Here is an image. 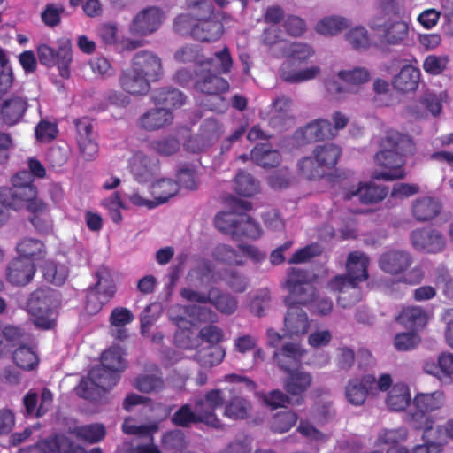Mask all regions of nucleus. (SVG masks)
Segmentation results:
<instances>
[{"label": "nucleus", "instance_id": "obj_9", "mask_svg": "<svg viewBox=\"0 0 453 453\" xmlns=\"http://www.w3.org/2000/svg\"><path fill=\"white\" fill-rule=\"evenodd\" d=\"M88 377V380L81 382L79 394L85 399L93 400L92 389H96L98 394L109 391L118 383L119 372L96 365L89 371Z\"/></svg>", "mask_w": 453, "mask_h": 453}, {"label": "nucleus", "instance_id": "obj_42", "mask_svg": "<svg viewBox=\"0 0 453 453\" xmlns=\"http://www.w3.org/2000/svg\"><path fill=\"white\" fill-rule=\"evenodd\" d=\"M12 360L17 366L25 371H33L39 365V357L35 349L26 344L18 347L12 353Z\"/></svg>", "mask_w": 453, "mask_h": 453}, {"label": "nucleus", "instance_id": "obj_64", "mask_svg": "<svg viewBox=\"0 0 453 453\" xmlns=\"http://www.w3.org/2000/svg\"><path fill=\"white\" fill-rule=\"evenodd\" d=\"M224 280L226 282L227 286L236 293L244 292L249 286L248 277L235 269L225 270Z\"/></svg>", "mask_w": 453, "mask_h": 453}, {"label": "nucleus", "instance_id": "obj_23", "mask_svg": "<svg viewBox=\"0 0 453 453\" xmlns=\"http://www.w3.org/2000/svg\"><path fill=\"white\" fill-rule=\"evenodd\" d=\"M286 306L288 307V311L284 319L285 334L289 337L306 334L310 322L306 312L300 307L302 304Z\"/></svg>", "mask_w": 453, "mask_h": 453}, {"label": "nucleus", "instance_id": "obj_58", "mask_svg": "<svg viewBox=\"0 0 453 453\" xmlns=\"http://www.w3.org/2000/svg\"><path fill=\"white\" fill-rule=\"evenodd\" d=\"M213 275V265L206 258H200L195 266L188 272L187 277L190 280H196L201 284L209 281Z\"/></svg>", "mask_w": 453, "mask_h": 453}, {"label": "nucleus", "instance_id": "obj_48", "mask_svg": "<svg viewBox=\"0 0 453 453\" xmlns=\"http://www.w3.org/2000/svg\"><path fill=\"white\" fill-rule=\"evenodd\" d=\"M74 433L79 440L93 444L104 439L106 429L103 424L94 423L76 426Z\"/></svg>", "mask_w": 453, "mask_h": 453}, {"label": "nucleus", "instance_id": "obj_32", "mask_svg": "<svg viewBox=\"0 0 453 453\" xmlns=\"http://www.w3.org/2000/svg\"><path fill=\"white\" fill-rule=\"evenodd\" d=\"M152 102L161 108H179L185 103L186 96L177 88L165 87L155 89L151 94Z\"/></svg>", "mask_w": 453, "mask_h": 453}, {"label": "nucleus", "instance_id": "obj_35", "mask_svg": "<svg viewBox=\"0 0 453 453\" xmlns=\"http://www.w3.org/2000/svg\"><path fill=\"white\" fill-rule=\"evenodd\" d=\"M174 58L180 63H193L200 69L204 66H211L213 58H203L202 47L197 44H187L179 49Z\"/></svg>", "mask_w": 453, "mask_h": 453}, {"label": "nucleus", "instance_id": "obj_39", "mask_svg": "<svg viewBox=\"0 0 453 453\" xmlns=\"http://www.w3.org/2000/svg\"><path fill=\"white\" fill-rule=\"evenodd\" d=\"M341 154L342 149L334 143L318 145L313 150L315 159L324 165L327 171L334 168Z\"/></svg>", "mask_w": 453, "mask_h": 453}, {"label": "nucleus", "instance_id": "obj_62", "mask_svg": "<svg viewBox=\"0 0 453 453\" xmlns=\"http://www.w3.org/2000/svg\"><path fill=\"white\" fill-rule=\"evenodd\" d=\"M2 339H4L9 346L19 347L26 344L29 340V334L20 326H5L2 333Z\"/></svg>", "mask_w": 453, "mask_h": 453}, {"label": "nucleus", "instance_id": "obj_60", "mask_svg": "<svg viewBox=\"0 0 453 453\" xmlns=\"http://www.w3.org/2000/svg\"><path fill=\"white\" fill-rule=\"evenodd\" d=\"M43 453H60L71 445V439L63 434H57L38 442Z\"/></svg>", "mask_w": 453, "mask_h": 453}, {"label": "nucleus", "instance_id": "obj_38", "mask_svg": "<svg viewBox=\"0 0 453 453\" xmlns=\"http://www.w3.org/2000/svg\"><path fill=\"white\" fill-rule=\"evenodd\" d=\"M406 421L415 430H423V434L440 433L439 427L434 428V419L429 412L421 408H414L406 415Z\"/></svg>", "mask_w": 453, "mask_h": 453}, {"label": "nucleus", "instance_id": "obj_24", "mask_svg": "<svg viewBox=\"0 0 453 453\" xmlns=\"http://www.w3.org/2000/svg\"><path fill=\"white\" fill-rule=\"evenodd\" d=\"M369 258L359 251L350 252L346 262V274L342 275L347 280L360 283L368 279Z\"/></svg>", "mask_w": 453, "mask_h": 453}, {"label": "nucleus", "instance_id": "obj_28", "mask_svg": "<svg viewBox=\"0 0 453 453\" xmlns=\"http://www.w3.org/2000/svg\"><path fill=\"white\" fill-rule=\"evenodd\" d=\"M420 70L411 65H403L392 80L393 88L400 93L414 92L420 82Z\"/></svg>", "mask_w": 453, "mask_h": 453}, {"label": "nucleus", "instance_id": "obj_20", "mask_svg": "<svg viewBox=\"0 0 453 453\" xmlns=\"http://www.w3.org/2000/svg\"><path fill=\"white\" fill-rule=\"evenodd\" d=\"M196 11V24L193 26L192 38L200 42H213L219 40L223 35V25L211 19V15H203L201 10Z\"/></svg>", "mask_w": 453, "mask_h": 453}, {"label": "nucleus", "instance_id": "obj_18", "mask_svg": "<svg viewBox=\"0 0 453 453\" xmlns=\"http://www.w3.org/2000/svg\"><path fill=\"white\" fill-rule=\"evenodd\" d=\"M412 246L420 251L438 253L444 250L446 242L442 234L436 229H416L411 234Z\"/></svg>", "mask_w": 453, "mask_h": 453}, {"label": "nucleus", "instance_id": "obj_15", "mask_svg": "<svg viewBox=\"0 0 453 453\" xmlns=\"http://www.w3.org/2000/svg\"><path fill=\"white\" fill-rule=\"evenodd\" d=\"M35 196H37V188L35 185L12 183L11 187L0 188V203L14 210L21 208Z\"/></svg>", "mask_w": 453, "mask_h": 453}, {"label": "nucleus", "instance_id": "obj_7", "mask_svg": "<svg viewBox=\"0 0 453 453\" xmlns=\"http://www.w3.org/2000/svg\"><path fill=\"white\" fill-rule=\"evenodd\" d=\"M332 119L334 126L326 119H315L301 128L296 135L300 134L303 143L333 139L339 130L346 127L349 118L341 111H335L332 115Z\"/></svg>", "mask_w": 453, "mask_h": 453}, {"label": "nucleus", "instance_id": "obj_53", "mask_svg": "<svg viewBox=\"0 0 453 453\" xmlns=\"http://www.w3.org/2000/svg\"><path fill=\"white\" fill-rule=\"evenodd\" d=\"M212 256L217 261L229 265H242L244 264L242 254L227 244L217 245L213 250Z\"/></svg>", "mask_w": 453, "mask_h": 453}, {"label": "nucleus", "instance_id": "obj_2", "mask_svg": "<svg viewBox=\"0 0 453 453\" xmlns=\"http://www.w3.org/2000/svg\"><path fill=\"white\" fill-rule=\"evenodd\" d=\"M402 6L398 0H379L377 13L368 26L378 33L386 45H400L409 35V25L401 19Z\"/></svg>", "mask_w": 453, "mask_h": 453}, {"label": "nucleus", "instance_id": "obj_34", "mask_svg": "<svg viewBox=\"0 0 453 453\" xmlns=\"http://www.w3.org/2000/svg\"><path fill=\"white\" fill-rule=\"evenodd\" d=\"M411 392L407 384L398 382L392 386L388 393L386 404L395 411H404L411 403Z\"/></svg>", "mask_w": 453, "mask_h": 453}, {"label": "nucleus", "instance_id": "obj_10", "mask_svg": "<svg viewBox=\"0 0 453 453\" xmlns=\"http://www.w3.org/2000/svg\"><path fill=\"white\" fill-rule=\"evenodd\" d=\"M225 398L223 391L216 388L207 391L203 397L196 398L193 407L196 419L211 427H219L221 421L215 411L224 405Z\"/></svg>", "mask_w": 453, "mask_h": 453}, {"label": "nucleus", "instance_id": "obj_45", "mask_svg": "<svg viewBox=\"0 0 453 453\" xmlns=\"http://www.w3.org/2000/svg\"><path fill=\"white\" fill-rule=\"evenodd\" d=\"M445 397L442 391L432 393H418L413 399L414 408H421L429 413L441 409L444 404Z\"/></svg>", "mask_w": 453, "mask_h": 453}, {"label": "nucleus", "instance_id": "obj_46", "mask_svg": "<svg viewBox=\"0 0 453 453\" xmlns=\"http://www.w3.org/2000/svg\"><path fill=\"white\" fill-rule=\"evenodd\" d=\"M179 191V185L170 179H162L152 184V194L156 206L166 203Z\"/></svg>", "mask_w": 453, "mask_h": 453}, {"label": "nucleus", "instance_id": "obj_44", "mask_svg": "<svg viewBox=\"0 0 453 453\" xmlns=\"http://www.w3.org/2000/svg\"><path fill=\"white\" fill-rule=\"evenodd\" d=\"M396 320L404 326L414 329L425 326L427 317L421 307L411 306L403 308L397 315Z\"/></svg>", "mask_w": 453, "mask_h": 453}, {"label": "nucleus", "instance_id": "obj_30", "mask_svg": "<svg viewBox=\"0 0 453 453\" xmlns=\"http://www.w3.org/2000/svg\"><path fill=\"white\" fill-rule=\"evenodd\" d=\"M18 255L28 261L36 263L45 259L47 250L45 244L39 239L25 237L16 245Z\"/></svg>", "mask_w": 453, "mask_h": 453}, {"label": "nucleus", "instance_id": "obj_31", "mask_svg": "<svg viewBox=\"0 0 453 453\" xmlns=\"http://www.w3.org/2000/svg\"><path fill=\"white\" fill-rule=\"evenodd\" d=\"M158 168L150 158L142 152L135 153L130 160V170L138 182L151 181Z\"/></svg>", "mask_w": 453, "mask_h": 453}, {"label": "nucleus", "instance_id": "obj_56", "mask_svg": "<svg viewBox=\"0 0 453 453\" xmlns=\"http://www.w3.org/2000/svg\"><path fill=\"white\" fill-rule=\"evenodd\" d=\"M299 170L301 173L308 180H317L325 176L327 171L326 167L320 165L315 159V157H306L300 160Z\"/></svg>", "mask_w": 453, "mask_h": 453}, {"label": "nucleus", "instance_id": "obj_54", "mask_svg": "<svg viewBox=\"0 0 453 453\" xmlns=\"http://www.w3.org/2000/svg\"><path fill=\"white\" fill-rule=\"evenodd\" d=\"M43 278L55 285L60 286L65 283L68 272L65 266L59 265L54 261L47 260L42 266Z\"/></svg>", "mask_w": 453, "mask_h": 453}, {"label": "nucleus", "instance_id": "obj_11", "mask_svg": "<svg viewBox=\"0 0 453 453\" xmlns=\"http://www.w3.org/2000/svg\"><path fill=\"white\" fill-rule=\"evenodd\" d=\"M39 61L45 66L57 65L59 75L64 79L70 77V65L73 60L72 49L69 45H59L58 50L41 44L37 48Z\"/></svg>", "mask_w": 453, "mask_h": 453}, {"label": "nucleus", "instance_id": "obj_27", "mask_svg": "<svg viewBox=\"0 0 453 453\" xmlns=\"http://www.w3.org/2000/svg\"><path fill=\"white\" fill-rule=\"evenodd\" d=\"M119 82L120 88L132 96H144L150 89V82L132 67L121 72Z\"/></svg>", "mask_w": 453, "mask_h": 453}, {"label": "nucleus", "instance_id": "obj_13", "mask_svg": "<svg viewBox=\"0 0 453 453\" xmlns=\"http://www.w3.org/2000/svg\"><path fill=\"white\" fill-rule=\"evenodd\" d=\"M131 67L150 82L157 81L163 76L161 58L149 50L138 51L131 60Z\"/></svg>", "mask_w": 453, "mask_h": 453}, {"label": "nucleus", "instance_id": "obj_17", "mask_svg": "<svg viewBox=\"0 0 453 453\" xmlns=\"http://www.w3.org/2000/svg\"><path fill=\"white\" fill-rule=\"evenodd\" d=\"M163 20V12L155 6L142 10L134 17L130 32L134 35H148L157 31Z\"/></svg>", "mask_w": 453, "mask_h": 453}, {"label": "nucleus", "instance_id": "obj_49", "mask_svg": "<svg viewBox=\"0 0 453 453\" xmlns=\"http://www.w3.org/2000/svg\"><path fill=\"white\" fill-rule=\"evenodd\" d=\"M101 366L118 372H121L126 367L123 358V351L120 347L113 346L102 353Z\"/></svg>", "mask_w": 453, "mask_h": 453}, {"label": "nucleus", "instance_id": "obj_16", "mask_svg": "<svg viewBox=\"0 0 453 453\" xmlns=\"http://www.w3.org/2000/svg\"><path fill=\"white\" fill-rule=\"evenodd\" d=\"M76 141L80 152L86 160L93 159L98 152V145L93 134V125L88 117L74 120Z\"/></svg>", "mask_w": 453, "mask_h": 453}, {"label": "nucleus", "instance_id": "obj_1", "mask_svg": "<svg viewBox=\"0 0 453 453\" xmlns=\"http://www.w3.org/2000/svg\"><path fill=\"white\" fill-rule=\"evenodd\" d=\"M380 150L375 153L376 164L385 171L375 172L373 178L392 181L402 180L406 176L403 168L408 157L416 153V144L413 139L408 134L395 130L386 132L380 142Z\"/></svg>", "mask_w": 453, "mask_h": 453}, {"label": "nucleus", "instance_id": "obj_14", "mask_svg": "<svg viewBox=\"0 0 453 453\" xmlns=\"http://www.w3.org/2000/svg\"><path fill=\"white\" fill-rule=\"evenodd\" d=\"M53 403V394L48 388L42 389L40 397L35 389L28 390L22 399L25 417L42 418Z\"/></svg>", "mask_w": 453, "mask_h": 453}, {"label": "nucleus", "instance_id": "obj_51", "mask_svg": "<svg viewBox=\"0 0 453 453\" xmlns=\"http://www.w3.org/2000/svg\"><path fill=\"white\" fill-rule=\"evenodd\" d=\"M161 446L166 453L181 452L187 447L184 434L180 430L165 433L161 439Z\"/></svg>", "mask_w": 453, "mask_h": 453}, {"label": "nucleus", "instance_id": "obj_50", "mask_svg": "<svg viewBox=\"0 0 453 453\" xmlns=\"http://www.w3.org/2000/svg\"><path fill=\"white\" fill-rule=\"evenodd\" d=\"M235 191L242 196H252L259 191V182L251 174L240 171L235 176Z\"/></svg>", "mask_w": 453, "mask_h": 453}, {"label": "nucleus", "instance_id": "obj_52", "mask_svg": "<svg viewBox=\"0 0 453 453\" xmlns=\"http://www.w3.org/2000/svg\"><path fill=\"white\" fill-rule=\"evenodd\" d=\"M298 417L292 411L277 412L271 420L270 427L274 433L283 434L289 431L296 423Z\"/></svg>", "mask_w": 453, "mask_h": 453}, {"label": "nucleus", "instance_id": "obj_6", "mask_svg": "<svg viewBox=\"0 0 453 453\" xmlns=\"http://www.w3.org/2000/svg\"><path fill=\"white\" fill-rule=\"evenodd\" d=\"M52 305L51 289L37 288L30 294L27 302V309L33 317V323L37 328L50 330L56 326V320L52 318Z\"/></svg>", "mask_w": 453, "mask_h": 453}, {"label": "nucleus", "instance_id": "obj_47", "mask_svg": "<svg viewBox=\"0 0 453 453\" xmlns=\"http://www.w3.org/2000/svg\"><path fill=\"white\" fill-rule=\"evenodd\" d=\"M97 281L95 285L100 295H103L104 301L107 302L112 298L116 292V286L112 278L111 270L101 265L96 271Z\"/></svg>", "mask_w": 453, "mask_h": 453}, {"label": "nucleus", "instance_id": "obj_37", "mask_svg": "<svg viewBox=\"0 0 453 453\" xmlns=\"http://www.w3.org/2000/svg\"><path fill=\"white\" fill-rule=\"evenodd\" d=\"M225 401L224 416L233 420H242L249 417L251 403L244 396L228 395Z\"/></svg>", "mask_w": 453, "mask_h": 453}, {"label": "nucleus", "instance_id": "obj_4", "mask_svg": "<svg viewBox=\"0 0 453 453\" xmlns=\"http://www.w3.org/2000/svg\"><path fill=\"white\" fill-rule=\"evenodd\" d=\"M392 382V378L388 373L380 375L378 380L372 374L353 378L346 385L345 396L352 405L361 406L369 395H376L379 392L388 390Z\"/></svg>", "mask_w": 453, "mask_h": 453}, {"label": "nucleus", "instance_id": "obj_21", "mask_svg": "<svg viewBox=\"0 0 453 453\" xmlns=\"http://www.w3.org/2000/svg\"><path fill=\"white\" fill-rule=\"evenodd\" d=\"M358 285L342 276H335L328 282L330 290L339 293L337 303L343 308L350 307L360 301L362 293Z\"/></svg>", "mask_w": 453, "mask_h": 453}, {"label": "nucleus", "instance_id": "obj_22", "mask_svg": "<svg viewBox=\"0 0 453 453\" xmlns=\"http://www.w3.org/2000/svg\"><path fill=\"white\" fill-rule=\"evenodd\" d=\"M442 210L439 198L431 196L417 197L411 204V214L418 222H428L438 217Z\"/></svg>", "mask_w": 453, "mask_h": 453}, {"label": "nucleus", "instance_id": "obj_19", "mask_svg": "<svg viewBox=\"0 0 453 453\" xmlns=\"http://www.w3.org/2000/svg\"><path fill=\"white\" fill-rule=\"evenodd\" d=\"M312 384V376L310 372L298 369L288 372L283 381V388L292 398L293 403L302 404L304 394Z\"/></svg>", "mask_w": 453, "mask_h": 453}, {"label": "nucleus", "instance_id": "obj_25", "mask_svg": "<svg viewBox=\"0 0 453 453\" xmlns=\"http://www.w3.org/2000/svg\"><path fill=\"white\" fill-rule=\"evenodd\" d=\"M27 106V98L20 96H12L4 99L0 106L3 122L10 127L16 125L23 118Z\"/></svg>", "mask_w": 453, "mask_h": 453}, {"label": "nucleus", "instance_id": "obj_8", "mask_svg": "<svg viewBox=\"0 0 453 453\" xmlns=\"http://www.w3.org/2000/svg\"><path fill=\"white\" fill-rule=\"evenodd\" d=\"M194 87L203 94L217 96L218 106L211 107V111H221L226 106V100L219 95L229 90V83L210 69L202 67L195 70Z\"/></svg>", "mask_w": 453, "mask_h": 453}, {"label": "nucleus", "instance_id": "obj_61", "mask_svg": "<svg viewBox=\"0 0 453 453\" xmlns=\"http://www.w3.org/2000/svg\"><path fill=\"white\" fill-rule=\"evenodd\" d=\"M348 27L344 18L329 17L321 19L316 25V31L323 35H334Z\"/></svg>", "mask_w": 453, "mask_h": 453}, {"label": "nucleus", "instance_id": "obj_36", "mask_svg": "<svg viewBox=\"0 0 453 453\" xmlns=\"http://www.w3.org/2000/svg\"><path fill=\"white\" fill-rule=\"evenodd\" d=\"M250 157L256 165L264 168L277 167L281 162L280 153L266 144L255 146L250 152Z\"/></svg>", "mask_w": 453, "mask_h": 453}, {"label": "nucleus", "instance_id": "obj_63", "mask_svg": "<svg viewBox=\"0 0 453 453\" xmlns=\"http://www.w3.org/2000/svg\"><path fill=\"white\" fill-rule=\"evenodd\" d=\"M346 38L351 46L357 50H365L371 46V40L367 30L364 27H356L350 29Z\"/></svg>", "mask_w": 453, "mask_h": 453}, {"label": "nucleus", "instance_id": "obj_43", "mask_svg": "<svg viewBox=\"0 0 453 453\" xmlns=\"http://www.w3.org/2000/svg\"><path fill=\"white\" fill-rule=\"evenodd\" d=\"M261 234L262 230L257 222L254 221L249 215H239V220L237 226L235 227L233 239H257L261 236Z\"/></svg>", "mask_w": 453, "mask_h": 453}, {"label": "nucleus", "instance_id": "obj_29", "mask_svg": "<svg viewBox=\"0 0 453 453\" xmlns=\"http://www.w3.org/2000/svg\"><path fill=\"white\" fill-rule=\"evenodd\" d=\"M173 119L169 109L157 107L150 109L139 119L141 127L147 131H155L169 126Z\"/></svg>", "mask_w": 453, "mask_h": 453}, {"label": "nucleus", "instance_id": "obj_40", "mask_svg": "<svg viewBox=\"0 0 453 453\" xmlns=\"http://www.w3.org/2000/svg\"><path fill=\"white\" fill-rule=\"evenodd\" d=\"M210 298L211 301L208 303L222 314L231 315L237 310L238 302L236 298L230 294L223 293L217 288H210Z\"/></svg>", "mask_w": 453, "mask_h": 453}, {"label": "nucleus", "instance_id": "obj_26", "mask_svg": "<svg viewBox=\"0 0 453 453\" xmlns=\"http://www.w3.org/2000/svg\"><path fill=\"white\" fill-rule=\"evenodd\" d=\"M303 353L299 344L288 342L274 352L273 359L279 368L288 373L299 366Z\"/></svg>", "mask_w": 453, "mask_h": 453}, {"label": "nucleus", "instance_id": "obj_3", "mask_svg": "<svg viewBox=\"0 0 453 453\" xmlns=\"http://www.w3.org/2000/svg\"><path fill=\"white\" fill-rule=\"evenodd\" d=\"M412 263L413 257L411 253L403 250H389L379 258V266L383 272L394 276L402 275L400 282L418 285L423 280L425 273L419 265L406 272Z\"/></svg>", "mask_w": 453, "mask_h": 453}, {"label": "nucleus", "instance_id": "obj_55", "mask_svg": "<svg viewBox=\"0 0 453 453\" xmlns=\"http://www.w3.org/2000/svg\"><path fill=\"white\" fill-rule=\"evenodd\" d=\"M425 370L430 374H434L438 377L441 375L450 376L453 374V354L441 353L437 359V365L426 362L425 364Z\"/></svg>", "mask_w": 453, "mask_h": 453}, {"label": "nucleus", "instance_id": "obj_12", "mask_svg": "<svg viewBox=\"0 0 453 453\" xmlns=\"http://www.w3.org/2000/svg\"><path fill=\"white\" fill-rule=\"evenodd\" d=\"M37 267L33 261L21 257L12 258L5 268L6 281L14 287H25L32 282Z\"/></svg>", "mask_w": 453, "mask_h": 453}, {"label": "nucleus", "instance_id": "obj_33", "mask_svg": "<svg viewBox=\"0 0 453 453\" xmlns=\"http://www.w3.org/2000/svg\"><path fill=\"white\" fill-rule=\"evenodd\" d=\"M388 195V188L384 186L367 184L365 187H358L349 190L345 194L346 200L351 199L355 196H359L362 203L372 204L382 201Z\"/></svg>", "mask_w": 453, "mask_h": 453}, {"label": "nucleus", "instance_id": "obj_59", "mask_svg": "<svg viewBox=\"0 0 453 453\" xmlns=\"http://www.w3.org/2000/svg\"><path fill=\"white\" fill-rule=\"evenodd\" d=\"M196 414L190 404L186 403L181 405L172 416L171 421L172 423L180 427H190L194 424L200 423L199 420L196 419Z\"/></svg>", "mask_w": 453, "mask_h": 453}, {"label": "nucleus", "instance_id": "obj_57", "mask_svg": "<svg viewBox=\"0 0 453 453\" xmlns=\"http://www.w3.org/2000/svg\"><path fill=\"white\" fill-rule=\"evenodd\" d=\"M149 149L161 156H171L180 149V141L174 136H165L149 142Z\"/></svg>", "mask_w": 453, "mask_h": 453}, {"label": "nucleus", "instance_id": "obj_41", "mask_svg": "<svg viewBox=\"0 0 453 453\" xmlns=\"http://www.w3.org/2000/svg\"><path fill=\"white\" fill-rule=\"evenodd\" d=\"M225 381L230 383L224 390L228 393V395H242L245 393H254L257 389V384L247 376H242L235 373L226 374Z\"/></svg>", "mask_w": 453, "mask_h": 453}, {"label": "nucleus", "instance_id": "obj_5", "mask_svg": "<svg viewBox=\"0 0 453 453\" xmlns=\"http://www.w3.org/2000/svg\"><path fill=\"white\" fill-rule=\"evenodd\" d=\"M286 287L288 295L285 297L286 305L311 304L315 300V287L310 282L307 270L292 267L288 273Z\"/></svg>", "mask_w": 453, "mask_h": 453}]
</instances>
